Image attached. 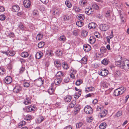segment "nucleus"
<instances>
[{"mask_svg": "<svg viewBox=\"0 0 129 129\" xmlns=\"http://www.w3.org/2000/svg\"><path fill=\"white\" fill-rule=\"evenodd\" d=\"M125 90V88L123 87H120L114 90V95L115 96H118L121 95L124 93Z\"/></svg>", "mask_w": 129, "mask_h": 129, "instance_id": "f257e3e1", "label": "nucleus"}, {"mask_svg": "<svg viewBox=\"0 0 129 129\" xmlns=\"http://www.w3.org/2000/svg\"><path fill=\"white\" fill-rule=\"evenodd\" d=\"M34 82L36 86H40L43 83L44 81L42 79V78H39L35 80Z\"/></svg>", "mask_w": 129, "mask_h": 129, "instance_id": "f03ea898", "label": "nucleus"}, {"mask_svg": "<svg viewBox=\"0 0 129 129\" xmlns=\"http://www.w3.org/2000/svg\"><path fill=\"white\" fill-rule=\"evenodd\" d=\"M84 110V112L87 114H91L93 112L92 109L90 106H86Z\"/></svg>", "mask_w": 129, "mask_h": 129, "instance_id": "7ed1b4c3", "label": "nucleus"}, {"mask_svg": "<svg viewBox=\"0 0 129 129\" xmlns=\"http://www.w3.org/2000/svg\"><path fill=\"white\" fill-rule=\"evenodd\" d=\"M100 28L101 30L106 31L109 29L108 26L105 24H101L100 26Z\"/></svg>", "mask_w": 129, "mask_h": 129, "instance_id": "20e7f679", "label": "nucleus"}, {"mask_svg": "<svg viewBox=\"0 0 129 129\" xmlns=\"http://www.w3.org/2000/svg\"><path fill=\"white\" fill-rule=\"evenodd\" d=\"M85 10V13L88 15L92 14L93 13V10L91 8H86Z\"/></svg>", "mask_w": 129, "mask_h": 129, "instance_id": "39448f33", "label": "nucleus"}, {"mask_svg": "<svg viewBox=\"0 0 129 129\" xmlns=\"http://www.w3.org/2000/svg\"><path fill=\"white\" fill-rule=\"evenodd\" d=\"M4 81L5 83L9 84L11 83L12 81V79L10 76H7L5 78Z\"/></svg>", "mask_w": 129, "mask_h": 129, "instance_id": "423d86ee", "label": "nucleus"}, {"mask_svg": "<svg viewBox=\"0 0 129 129\" xmlns=\"http://www.w3.org/2000/svg\"><path fill=\"white\" fill-rule=\"evenodd\" d=\"M108 73V70L105 69H102V71L100 72L99 71V74L100 75L102 76H105L107 75Z\"/></svg>", "mask_w": 129, "mask_h": 129, "instance_id": "0eeeda50", "label": "nucleus"}, {"mask_svg": "<svg viewBox=\"0 0 129 129\" xmlns=\"http://www.w3.org/2000/svg\"><path fill=\"white\" fill-rule=\"evenodd\" d=\"M23 5L26 8H28L31 5V3L29 0H24L23 1Z\"/></svg>", "mask_w": 129, "mask_h": 129, "instance_id": "6e6552de", "label": "nucleus"}, {"mask_svg": "<svg viewBox=\"0 0 129 129\" xmlns=\"http://www.w3.org/2000/svg\"><path fill=\"white\" fill-rule=\"evenodd\" d=\"M12 11L14 12H18L20 10V7L17 5H14L12 7Z\"/></svg>", "mask_w": 129, "mask_h": 129, "instance_id": "1a4fd4ad", "label": "nucleus"}, {"mask_svg": "<svg viewBox=\"0 0 129 129\" xmlns=\"http://www.w3.org/2000/svg\"><path fill=\"white\" fill-rule=\"evenodd\" d=\"M22 88L20 86H16L13 89V91L16 93L19 92L21 90Z\"/></svg>", "mask_w": 129, "mask_h": 129, "instance_id": "9d476101", "label": "nucleus"}, {"mask_svg": "<svg viewBox=\"0 0 129 129\" xmlns=\"http://www.w3.org/2000/svg\"><path fill=\"white\" fill-rule=\"evenodd\" d=\"M83 46V49L85 52H88L91 49V47L89 45L84 44Z\"/></svg>", "mask_w": 129, "mask_h": 129, "instance_id": "9b49d317", "label": "nucleus"}, {"mask_svg": "<svg viewBox=\"0 0 129 129\" xmlns=\"http://www.w3.org/2000/svg\"><path fill=\"white\" fill-rule=\"evenodd\" d=\"M97 26V25L95 23L91 22L89 24L88 27L89 29H94Z\"/></svg>", "mask_w": 129, "mask_h": 129, "instance_id": "f8f14e48", "label": "nucleus"}, {"mask_svg": "<svg viewBox=\"0 0 129 129\" xmlns=\"http://www.w3.org/2000/svg\"><path fill=\"white\" fill-rule=\"evenodd\" d=\"M80 107L78 105H76L74 108V113L75 114H76L80 110Z\"/></svg>", "mask_w": 129, "mask_h": 129, "instance_id": "ddd939ff", "label": "nucleus"}, {"mask_svg": "<svg viewBox=\"0 0 129 129\" xmlns=\"http://www.w3.org/2000/svg\"><path fill=\"white\" fill-rule=\"evenodd\" d=\"M96 39L94 36H92L90 37L89 40V42L91 44H93L95 43Z\"/></svg>", "mask_w": 129, "mask_h": 129, "instance_id": "4468645a", "label": "nucleus"}, {"mask_svg": "<svg viewBox=\"0 0 129 129\" xmlns=\"http://www.w3.org/2000/svg\"><path fill=\"white\" fill-rule=\"evenodd\" d=\"M62 79L61 78H57L55 79L54 82L56 85H58L62 81Z\"/></svg>", "mask_w": 129, "mask_h": 129, "instance_id": "2eb2a0df", "label": "nucleus"}, {"mask_svg": "<svg viewBox=\"0 0 129 129\" xmlns=\"http://www.w3.org/2000/svg\"><path fill=\"white\" fill-rule=\"evenodd\" d=\"M54 64L55 66L57 68L60 67L61 66L60 62L58 60H56L54 61Z\"/></svg>", "mask_w": 129, "mask_h": 129, "instance_id": "dca6fc26", "label": "nucleus"}, {"mask_svg": "<svg viewBox=\"0 0 129 129\" xmlns=\"http://www.w3.org/2000/svg\"><path fill=\"white\" fill-rule=\"evenodd\" d=\"M94 88L92 86L85 88V91L86 93H88L94 90Z\"/></svg>", "mask_w": 129, "mask_h": 129, "instance_id": "f3484780", "label": "nucleus"}, {"mask_svg": "<svg viewBox=\"0 0 129 129\" xmlns=\"http://www.w3.org/2000/svg\"><path fill=\"white\" fill-rule=\"evenodd\" d=\"M107 114V111L106 110H104L100 114V116L101 118L105 117Z\"/></svg>", "mask_w": 129, "mask_h": 129, "instance_id": "a211bd4d", "label": "nucleus"}, {"mask_svg": "<svg viewBox=\"0 0 129 129\" xmlns=\"http://www.w3.org/2000/svg\"><path fill=\"white\" fill-rule=\"evenodd\" d=\"M43 53L41 52H37L36 55V57L37 59H40L43 56Z\"/></svg>", "mask_w": 129, "mask_h": 129, "instance_id": "6ab92c4d", "label": "nucleus"}, {"mask_svg": "<svg viewBox=\"0 0 129 129\" xmlns=\"http://www.w3.org/2000/svg\"><path fill=\"white\" fill-rule=\"evenodd\" d=\"M53 85L52 83L51 84V87H50L48 90V92L50 94H52L54 91V89L52 87Z\"/></svg>", "mask_w": 129, "mask_h": 129, "instance_id": "aec40b11", "label": "nucleus"}, {"mask_svg": "<svg viewBox=\"0 0 129 129\" xmlns=\"http://www.w3.org/2000/svg\"><path fill=\"white\" fill-rule=\"evenodd\" d=\"M101 85L104 88H107L109 85V84L106 82L103 81L101 82Z\"/></svg>", "mask_w": 129, "mask_h": 129, "instance_id": "412c9836", "label": "nucleus"}, {"mask_svg": "<svg viewBox=\"0 0 129 129\" xmlns=\"http://www.w3.org/2000/svg\"><path fill=\"white\" fill-rule=\"evenodd\" d=\"M64 73L61 71L58 72L56 74V78H61L64 75Z\"/></svg>", "mask_w": 129, "mask_h": 129, "instance_id": "4be33fe9", "label": "nucleus"}, {"mask_svg": "<svg viewBox=\"0 0 129 129\" xmlns=\"http://www.w3.org/2000/svg\"><path fill=\"white\" fill-rule=\"evenodd\" d=\"M76 104V102L75 100L72 101L71 103L69 104V107L70 108H73L74 107Z\"/></svg>", "mask_w": 129, "mask_h": 129, "instance_id": "5701e85b", "label": "nucleus"}, {"mask_svg": "<svg viewBox=\"0 0 129 129\" xmlns=\"http://www.w3.org/2000/svg\"><path fill=\"white\" fill-rule=\"evenodd\" d=\"M77 17L80 21H82L84 19V16L82 14H79L77 16Z\"/></svg>", "mask_w": 129, "mask_h": 129, "instance_id": "b1692460", "label": "nucleus"}, {"mask_svg": "<svg viewBox=\"0 0 129 129\" xmlns=\"http://www.w3.org/2000/svg\"><path fill=\"white\" fill-rule=\"evenodd\" d=\"M107 125L105 123H101L99 126L100 129H105Z\"/></svg>", "mask_w": 129, "mask_h": 129, "instance_id": "393cba45", "label": "nucleus"}, {"mask_svg": "<svg viewBox=\"0 0 129 129\" xmlns=\"http://www.w3.org/2000/svg\"><path fill=\"white\" fill-rule=\"evenodd\" d=\"M31 100L29 98H26L24 100V103L25 104L27 105L31 103Z\"/></svg>", "mask_w": 129, "mask_h": 129, "instance_id": "a878e982", "label": "nucleus"}, {"mask_svg": "<svg viewBox=\"0 0 129 129\" xmlns=\"http://www.w3.org/2000/svg\"><path fill=\"white\" fill-rule=\"evenodd\" d=\"M72 97L68 95L66 96L64 99V101L66 102H70L71 100Z\"/></svg>", "mask_w": 129, "mask_h": 129, "instance_id": "bb28decb", "label": "nucleus"}, {"mask_svg": "<svg viewBox=\"0 0 129 129\" xmlns=\"http://www.w3.org/2000/svg\"><path fill=\"white\" fill-rule=\"evenodd\" d=\"M26 122L24 121H22L19 123L18 125V126L19 127H21L22 126L25 125Z\"/></svg>", "mask_w": 129, "mask_h": 129, "instance_id": "cd10ccee", "label": "nucleus"}, {"mask_svg": "<svg viewBox=\"0 0 129 129\" xmlns=\"http://www.w3.org/2000/svg\"><path fill=\"white\" fill-rule=\"evenodd\" d=\"M109 61L106 58H104V59L102 61H101V63L102 64H104L105 65H107Z\"/></svg>", "mask_w": 129, "mask_h": 129, "instance_id": "c85d7f7f", "label": "nucleus"}, {"mask_svg": "<svg viewBox=\"0 0 129 129\" xmlns=\"http://www.w3.org/2000/svg\"><path fill=\"white\" fill-rule=\"evenodd\" d=\"M44 118L43 117L41 116L39 117L37 119V122L40 123L41 122L44 120Z\"/></svg>", "mask_w": 129, "mask_h": 129, "instance_id": "c756f323", "label": "nucleus"}, {"mask_svg": "<svg viewBox=\"0 0 129 129\" xmlns=\"http://www.w3.org/2000/svg\"><path fill=\"white\" fill-rule=\"evenodd\" d=\"M28 55V53L26 52H22L21 54V56L25 58L27 57Z\"/></svg>", "mask_w": 129, "mask_h": 129, "instance_id": "7c9ffc66", "label": "nucleus"}, {"mask_svg": "<svg viewBox=\"0 0 129 129\" xmlns=\"http://www.w3.org/2000/svg\"><path fill=\"white\" fill-rule=\"evenodd\" d=\"M83 24V23L81 21H77L76 22V25L79 27H81L82 26Z\"/></svg>", "mask_w": 129, "mask_h": 129, "instance_id": "2f4dec72", "label": "nucleus"}, {"mask_svg": "<svg viewBox=\"0 0 129 129\" xmlns=\"http://www.w3.org/2000/svg\"><path fill=\"white\" fill-rule=\"evenodd\" d=\"M81 61L82 63L84 64H85L87 63V59L85 56L83 57L81 60Z\"/></svg>", "mask_w": 129, "mask_h": 129, "instance_id": "473e14b6", "label": "nucleus"}, {"mask_svg": "<svg viewBox=\"0 0 129 129\" xmlns=\"http://www.w3.org/2000/svg\"><path fill=\"white\" fill-rule=\"evenodd\" d=\"M43 35L41 34H38L36 37L37 40H41L43 37Z\"/></svg>", "mask_w": 129, "mask_h": 129, "instance_id": "72a5a7b5", "label": "nucleus"}, {"mask_svg": "<svg viewBox=\"0 0 129 129\" xmlns=\"http://www.w3.org/2000/svg\"><path fill=\"white\" fill-rule=\"evenodd\" d=\"M66 38L64 36H62L60 37L59 40L61 42H64L66 41Z\"/></svg>", "mask_w": 129, "mask_h": 129, "instance_id": "f704fd0d", "label": "nucleus"}, {"mask_svg": "<svg viewBox=\"0 0 129 129\" xmlns=\"http://www.w3.org/2000/svg\"><path fill=\"white\" fill-rule=\"evenodd\" d=\"M56 53L57 56H60L62 55V52L60 50L58 49L56 51Z\"/></svg>", "mask_w": 129, "mask_h": 129, "instance_id": "c9c22d12", "label": "nucleus"}, {"mask_svg": "<svg viewBox=\"0 0 129 129\" xmlns=\"http://www.w3.org/2000/svg\"><path fill=\"white\" fill-rule=\"evenodd\" d=\"M45 43L44 42H41L39 43L38 44V46L39 48H41L43 47L45 45Z\"/></svg>", "mask_w": 129, "mask_h": 129, "instance_id": "e433bc0d", "label": "nucleus"}, {"mask_svg": "<svg viewBox=\"0 0 129 129\" xmlns=\"http://www.w3.org/2000/svg\"><path fill=\"white\" fill-rule=\"evenodd\" d=\"M26 109L27 111L28 112H31L33 110V109H34V108L33 107L29 106H28L26 108Z\"/></svg>", "mask_w": 129, "mask_h": 129, "instance_id": "4c0bfd02", "label": "nucleus"}, {"mask_svg": "<svg viewBox=\"0 0 129 129\" xmlns=\"http://www.w3.org/2000/svg\"><path fill=\"white\" fill-rule=\"evenodd\" d=\"M83 123L82 122H79L77 123L76 124V126L77 128H79L82 125Z\"/></svg>", "mask_w": 129, "mask_h": 129, "instance_id": "58836bf2", "label": "nucleus"}, {"mask_svg": "<svg viewBox=\"0 0 129 129\" xmlns=\"http://www.w3.org/2000/svg\"><path fill=\"white\" fill-rule=\"evenodd\" d=\"M5 70L2 67H0V75H2L5 73Z\"/></svg>", "mask_w": 129, "mask_h": 129, "instance_id": "ea45409f", "label": "nucleus"}, {"mask_svg": "<svg viewBox=\"0 0 129 129\" xmlns=\"http://www.w3.org/2000/svg\"><path fill=\"white\" fill-rule=\"evenodd\" d=\"M65 3L68 7L70 8L71 7L72 4L69 1L67 0L65 2Z\"/></svg>", "mask_w": 129, "mask_h": 129, "instance_id": "a19ab883", "label": "nucleus"}, {"mask_svg": "<svg viewBox=\"0 0 129 129\" xmlns=\"http://www.w3.org/2000/svg\"><path fill=\"white\" fill-rule=\"evenodd\" d=\"M107 49L104 47H101L100 48V51L102 54L105 53Z\"/></svg>", "mask_w": 129, "mask_h": 129, "instance_id": "79ce46f5", "label": "nucleus"}, {"mask_svg": "<svg viewBox=\"0 0 129 129\" xmlns=\"http://www.w3.org/2000/svg\"><path fill=\"white\" fill-rule=\"evenodd\" d=\"M86 3V1L85 0H81L79 4L81 6H83Z\"/></svg>", "mask_w": 129, "mask_h": 129, "instance_id": "37998d69", "label": "nucleus"}, {"mask_svg": "<svg viewBox=\"0 0 129 129\" xmlns=\"http://www.w3.org/2000/svg\"><path fill=\"white\" fill-rule=\"evenodd\" d=\"M82 82V80L81 79H79L77 80L76 82V84L77 85H79Z\"/></svg>", "mask_w": 129, "mask_h": 129, "instance_id": "c03bdc74", "label": "nucleus"}, {"mask_svg": "<svg viewBox=\"0 0 129 129\" xmlns=\"http://www.w3.org/2000/svg\"><path fill=\"white\" fill-rule=\"evenodd\" d=\"M62 67L64 69L66 70L68 69L69 67L68 64L65 63H64L62 65Z\"/></svg>", "mask_w": 129, "mask_h": 129, "instance_id": "a18cd8bd", "label": "nucleus"}, {"mask_svg": "<svg viewBox=\"0 0 129 129\" xmlns=\"http://www.w3.org/2000/svg\"><path fill=\"white\" fill-rule=\"evenodd\" d=\"M70 17L69 16H63V20L65 21H67L70 19Z\"/></svg>", "mask_w": 129, "mask_h": 129, "instance_id": "49530a36", "label": "nucleus"}, {"mask_svg": "<svg viewBox=\"0 0 129 129\" xmlns=\"http://www.w3.org/2000/svg\"><path fill=\"white\" fill-rule=\"evenodd\" d=\"M9 55L11 56H13L15 54V52L13 51H9Z\"/></svg>", "mask_w": 129, "mask_h": 129, "instance_id": "de8ad7c7", "label": "nucleus"}, {"mask_svg": "<svg viewBox=\"0 0 129 129\" xmlns=\"http://www.w3.org/2000/svg\"><path fill=\"white\" fill-rule=\"evenodd\" d=\"M31 115H27L26 116L25 119L26 120H29L31 119Z\"/></svg>", "mask_w": 129, "mask_h": 129, "instance_id": "09e8293b", "label": "nucleus"}, {"mask_svg": "<svg viewBox=\"0 0 129 129\" xmlns=\"http://www.w3.org/2000/svg\"><path fill=\"white\" fill-rule=\"evenodd\" d=\"M6 19L5 16L3 14L0 15V20L2 21H3L5 20Z\"/></svg>", "mask_w": 129, "mask_h": 129, "instance_id": "8fccbe9b", "label": "nucleus"}, {"mask_svg": "<svg viewBox=\"0 0 129 129\" xmlns=\"http://www.w3.org/2000/svg\"><path fill=\"white\" fill-rule=\"evenodd\" d=\"M93 7L94 9L96 10H98L100 9L99 6L96 4H94Z\"/></svg>", "mask_w": 129, "mask_h": 129, "instance_id": "3c124183", "label": "nucleus"}, {"mask_svg": "<svg viewBox=\"0 0 129 129\" xmlns=\"http://www.w3.org/2000/svg\"><path fill=\"white\" fill-rule=\"evenodd\" d=\"M81 35L83 37L86 36L87 34V32L85 30H83L81 33Z\"/></svg>", "mask_w": 129, "mask_h": 129, "instance_id": "603ef678", "label": "nucleus"}, {"mask_svg": "<svg viewBox=\"0 0 129 129\" xmlns=\"http://www.w3.org/2000/svg\"><path fill=\"white\" fill-rule=\"evenodd\" d=\"M125 62H124V67H125L124 69H128L129 68V63Z\"/></svg>", "mask_w": 129, "mask_h": 129, "instance_id": "864d4df0", "label": "nucleus"}, {"mask_svg": "<svg viewBox=\"0 0 129 129\" xmlns=\"http://www.w3.org/2000/svg\"><path fill=\"white\" fill-rule=\"evenodd\" d=\"M94 94L93 93H89L88 94H86L85 96L86 98L91 97V96H94Z\"/></svg>", "mask_w": 129, "mask_h": 129, "instance_id": "5fc2aeb1", "label": "nucleus"}, {"mask_svg": "<svg viewBox=\"0 0 129 129\" xmlns=\"http://www.w3.org/2000/svg\"><path fill=\"white\" fill-rule=\"evenodd\" d=\"M24 25L22 24H20L19 26V28L21 30H23L24 29Z\"/></svg>", "mask_w": 129, "mask_h": 129, "instance_id": "6e6d98bb", "label": "nucleus"}, {"mask_svg": "<svg viewBox=\"0 0 129 129\" xmlns=\"http://www.w3.org/2000/svg\"><path fill=\"white\" fill-rule=\"evenodd\" d=\"M120 63L121 64H120L119 65L121 66V67H120L121 68H125V67H124V62L122 61V62H121Z\"/></svg>", "mask_w": 129, "mask_h": 129, "instance_id": "4d7b16f0", "label": "nucleus"}, {"mask_svg": "<svg viewBox=\"0 0 129 129\" xmlns=\"http://www.w3.org/2000/svg\"><path fill=\"white\" fill-rule=\"evenodd\" d=\"M25 70V68L22 66L21 67L20 69V73H22Z\"/></svg>", "mask_w": 129, "mask_h": 129, "instance_id": "13d9d810", "label": "nucleus"}, {"mask_svg": "<svg viewBox=\"0 0 129 129\" xmlns=\"http://www.w3.org/2000/svg\"><path fill=\"white\" fill-rule=\"evenodd\" d=\"M110 16V11H107L105 14V16L107 17H108Z\"/></svg>", "mask_w": 129, "mask_h": 129, "instance_id": "bf43d9fd", "label": "nucleus"}, {"mask_svg": "<svg viewBox=\"0 0 129 129\" xmlns=\"http://www.w3.org/2000/svg\"><path fill=\"white\" fill-rule=\"evenodd\" d=\"M8 35L9 37H10L13 38L14 36V34L12 32H10L8 34Z\"/></svg>", "mask_w": 129, "mask_h": 129, "instance_id": "052dcab7", "label": "nucleus"}, {"mask_svg": "<svg viewBox=\"0 0 129 129\" xmlns=\"http://www.w3.org/2000/svg\"><path fill=\"white\" fill-rule=\"evenodd\" d=\"M70 80V79L68 77H66L64 80V82L65 83L68 82Z\"/></svg>", "mask_w": 129, "mask_h": 129, "instance_id": "680f3d73", "label": "nucleus"}, {"mask_svg": "<svg viewBox=\"0 0 129 129\" xmlns=\"http://www.w3.org/2000/svg\"><path fill=\"white\" fill-rule=\"evenodd\" d=\"M47 54L49 55H50L52 56L53 55V54L52 53V52L51 51H48L47 52Z\"/></svg>", "mask_w": 129, "mask_h": 129, "instance_id": "e2e57ef3", "label": "nucleus"}, {"mask_svg": "<svg viewBox=\"0 0 129 129\" xmlns=\"http://www.w3.org/2000/svg\"><path fill=\"white\" fill-rule=\"evenodd\" d=\"M23 13L24 12L23 11H21L18 12L17 14V15L18 16H21L23 14Z\"/></svg>", "mask_w": 129, "mask_h": 129, "instance_id": "0e129e2a", "label": "nucleus"}, {"mask_svg": "<svg viewBox=\"0 0 129 129\" xmlns=\"http://www.w3.org/2000/svg\"><path fill=\"white\" fill-rule=\"evenodd\" d=\"M102 108H103V107L102 106H97L96 108V110L98 111H100Z\"/></svg>", "mask_w": 129, "mask_h": 129, "instance_id": "69168bd1", "label": "nucleus"}, {"mask_svg": "<svg viewBox=\"0 0 129 129\" xmlns=\"http://www.w3.org/2000/svg\"><path fill=\"white\" fill-rule=\"evenodd\" d=\"M122 114V112H118L116 114V116L117 117H119L121 116Z\"/></svg>", "mask_w": 129, "mask_h": 129, "instance_id": "338daca9", "label": "nucleus"}, {"mask_svg": "<svg viewBox=\"0 0 129 129\" xmlns=\"http://www.w3.org/2000/svg\"><path fill=\"white\" fill-rule=\"evenodd\" d=\"M23 85L24 87H28L29 86V83L27 82H25L24 83Z\"/></svg>", "mask_w": 129, "mask_h": 129, "instance_id": "774afa93", "label": "nucleus"}]
</instances>
